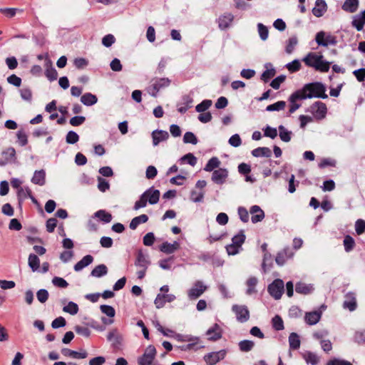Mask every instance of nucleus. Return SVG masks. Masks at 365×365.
Listing matches in <instances>:
<instances>
[{
    "mask_svg": "<svg viewBox=\"0 0 365 365\" xmlns=\"http://www.w3.org/2000/svg\"><path fill=\"white\" fill-rule=\"evenodd\" d=\"M94 217L99 219L103 223H109L112 220V215L110 213L106 212L105 210H99L94 213Z\"/></svg>",
    "mask_w": 365,
    "mask_h": 365,
    "instance_id": "4c0bfd02",
    "label": "nucleus"
},
{
    "mask_svg": "<svg viewBox=\"0 0 365 365\" xmlns=\"http://www.w3.org/2000/svg\"><path fill=\"white\" fill-rule=\"evenodd\" d=\"M293 255L292 252L289 247H285L282 251L279 252L276 256L275 262L279 265L282 266L287 259L292 257Z\"/></svg>",
    "mask_w": 365,
    "mask_h": 365,
    "instance_id": "412c9836",
    "label": "nucleus"
},
{
    "mask_svg": "<svg viewBox=\"0 0 365 365\" xmlns=\"http://www.w3.org/2000/svg\"><path fill=\"white\" fill-rule=\"evenodd\" d=\"M232 310L235 314L238 322L244 323L249 320L250 312L245 305L235 304L232 306Z\"/></svg>",
    "mask_w": 365,
    "mask_h": 365,
    "instance_id": "0eeeda50",
    "label": "nucleus"
},
{
    "mask_svg": "<svg viewBox=\"0 0 365 365\" xmlns=\"http://www.w3.org/2000/svg\"><path fill=\"white\" fill-rule=\"evenodd\" d=\"M297 43H298V39L296 36H293L290 37L287 41V43H286V48H285L286 53H287L289 54L292 53L293 52V51L294 50V48L297 45Z\"/></svg>",
    "mask_w": 365,
    "mask_h": 365,
    "instance_id": "09e8293b",
    "label": "nucleus"
},
{
    "mask_svg": "<svg viewBox=\"0 0 365 365\" xmlns=\"http://www.w3.org/2000/svg\"><path fill=\"white\" fill-rule=\"evenodd\" d=\"M156 355V349L154 346H148L144 354L138 358V363L139 365H160L153 363Z\"/></svg>",
    "mask_w": 365,
    "mask_h": 365,
    "instance_id": "20e7f679",
    "label": "nucleus"
},
{
    "mask_svg": "<svg viewBox=\"0 0 365 365\" xmlns=\"http://www.w3.org/2000/svg\"><path fill=\"white\" fill-rule=\"evenodd\" d=\"M44 66L46 67L45 75H46V78L50 81H53L56 80L57 77H58L57 71L53 66L52 62L49 59L48 57L46 58V63H45Z\"/></svg>",
    "mask_w": 365,
    "mask_h": 365,
    "instance_id": "2eb2a0df",
    "label": "nucleus"
},
{
    "mask_svg": "<svg viewBox=\"0 0 365 365\" xmlns=\"http://www.w3.org/2000/svg\"><path fill=\"white\" fill-rule=\"evenodd\" d=\"M171 81L168 78H155L150 81L148 88V93L153 97H156L158 93L170 85Z\"/></svg>",
    "mask_w": 365,
    "mask_h": 365,
    "instance_id": "7ed1b4c3",
    "label": "nucleus"
},
{
    "mask_svg": "<svg viewBox=\"0 0 365 365\" xmlns=\"http://www.w3.org/2000/svg\"><path fill=\"white\" fill-rule=\"evenodd\" d=\"M286 106L285 101H279L273 104L269 105L266 108L267 111H279L283 110Z\"/></svg>",
    "mask_w": 365,
    "mask_h": 365,
    "instance_id": "5fc2aeb1",
    "label": "nucleus"
},
{
    "mask_svg": "<svg viewBox=\"0 0 365 365\" xmlns=\"http://www.w3.org/2000/svg\"><path fill=\"white\" fill-rule=\"evenodd\" d=\"M240 350L242 352H248L255 346V343L250 340H242L238 344Z\"/></svg>",
    "mask_w": 365,
    "mask_h": 365,
    "instance_id": "8fccbe9b",
    "label": "nucleus"
},
{
    "mask_svg": "<svg viewBox=\"0 0 365 365\" xmlns=\"http://www.w3.org/2000/svg\"><path fill=\"white\" fill-rule=\"evenodd\" d=\"M357 307L356 294L354 292H348L345 295V300L343 302V308L350 312L354 311Z\"/></svg>",
    "mask_w": 365,
    "mask_h": 365,
    "instance_id": "9b49d317",
    "label": "nucleus"
},
{
    "mask_svg": "<svg viewBox=\"0 0 365 365\" xmlns=\"http://www.w3.org/2000/svg\"><path fill=\"white\" fill-rule=\"evenodd\" d=\"M183 142L184 143H191L192 145H196L198 142L197 137L192 132H186L183 136Z\"/></svg>",
    "mask_w": 365,
    "mask_h": 365,
    "instance_id": "13d9d810",
    "label": "nucleus"
},
{
    "mask_svg": "<svg viewBox=\"0 0 365 365\" xmlns=\"http://www.w3.org/2000/svg\"><path fill=\"white\" fill-rule=\"evenodd\" d=\"M179 161L182 163L187 162L191 166H195L197 163V158L192 153H187L180 158Z\"/></svg>",
    "mask_w": 365,
    "mask_h": 365,
    "instance_id": "6e6d98bb",
    "label": "nucleus"
},
{
    "mask_svg": "<svg viewBox=\"0 0 365 365\" xmlns=\"http://www.w3.org/2000/svg\"><path fill=\"white\" fill-rule=\"evenodd\" d=\"M301 92L299 98H319L326 99L328 96L326 94V87L321 82H314L305 84L302 89L297 90Z\"/></svg>",
    "mask_w": 365,
    "mask_h": 365,
    "instance_id": "f257e3e1",
    "label": "nucleus"
},
{
    "mask_svg": "<svg viewBox=\"0 0 365 365\" xmlns=\"http://www.w3.org/2000/svg\"><path fill=\"white\" fill-rule=\"evenodd\" d=\"M150 264V262L148 257L141 251L138 252L135 261V265L138 269H148Z\"/></svg>",
    "mask_w": 365,
    "mask_h": 365,
    "instance_id": "c85d7f7f",
    "label": "nucleus"
},
{
    "mask_svg": "<svg viewBox=\"0 0 365 365\" xmlns=\"http://www.w3.org/2000/svg\"><path fill=\"white\" fill-rule=\"evenodd\" d=\"M193 99L191 96L186 95L182 98V102L178 105V111L180 113H185L192 106Z\"/></svg>",
    "mask_w": 365,
    "mask_h": 365,
    "instance_id": "a878e982",
    "label": "nucleus"
},
{
    "mask_svg": "<svg viewBox=\"0 0 365 365\" xmlns=\"http://www.w3.org/2000/svg\"><path fill=\"white\" fill-rule=\"evenodd\" d=\"M359 6V0H346L342 6L343 10L354 13Z\"/></svg>",
    "mask_w": 365,
    "mask_h": 365,
    "instance_id": "a19ab883",
    "label": "nucleus"
},
{
    "mask_svg": "<svg viewBox=\"0 0 365 365\" xmlns=\"http://www.w3.org/2000/svg\"><path fill=\"white\" fill-rule=\"evenodd\" d=\"M327 10V5L324 0H317L315 6L312 9V14L316 17H321Z\"/></svg>",
    "mask_w": 365,
    "mask_h": 365,
    "instance_id": "393cba45",
    "label": "nucleus"
},
{
    "mask_svg": "<svg viewBox=\"0 0 365 365\" xmlns=\"http://www.w3.org/2000/svg\"><path fill=\"white\" fill-rule=\"evenodd\" d=\"M300 344L301 342L299 335L294 332L291 333L289 336V344L290 349L294 350L298 349L300 346Z\"/></svg>",
    "mask_w": 365,
    "mask_h": 365,
    "instance_id": "49530a36",
    "label": "nucleus"
},
{
    "mask_svg": "<svg viewBox=\"0 0 365 365\" xmlns=\"http://www.w3.org/2000/svg\"><path fill=\"white\" fill-rule=\"evenodd\" d=\"M257 29H258V33L260 36V38L262 41L267 40L268 38V35H269V31H268L267 27L265 26L262 23H259L257 24Z\"/></svg>",
    "mask_w": 365,
    "mask_h": 365,
    "instance_id": "052dcab7",
    "label": "nucleus"
},
{
    "mask_svg": "<svg viewBox=\"0 0 365 365\" xmlns=\"http://www.w3.org/2000/svg\"><path fill=\"white\" fill-rule=\"evenodd\" d=\"M310 110L317 118L322 119L326 116L327 108L324 103L317 101L311 106Z\"/></svg>",
    "mask_w": 365,
    "mask_h": 365,
    "instance_id": "1a4fd4ad",
    "label": "nucleus"
},
{
    "mask_svg": "<svg viewBox=\"0 0 365 365\" xmlns=\"http://www.w3.org/2000/svg\"><path fill=\"white\" fill-rule=\"evenodd\" d=\"M180 248V244L175 241L173 243L163 242L160 246V250L165 254H173Z\"/></svg>",
    "mask_w": 365,
    "mask_h": 365,
    "instance_id": "c756f323",
    "label": "nucleus"
},
{
    "mask_svg": "<svg viewBox=\"0 0 365 365\" xmlns=\"http://www.w3.org/2000/svg\"><path fill=\"white\" fill-rule=\"evenodd\" d=\"M31 182L40 186H43L46 183V173L43 170H36L31 178Z\"/></svg>",
    "mask_w": 365,
    "mask_h": 365,
    "instance_id": "2f4dec72",
    "label": "nucleus"
},
{
    "mask_svg": "<svg viewBox=\"0 0 365 365\" xmlns=\"http://www.w3.org/2000/svg\"><path fill=\"white\" fill-rule=\"evenodd\" d=\"M206 336L210 341H217L222 337V329L217 324H215L206 331Z\"/></svg>",
    "mask_w": 365,
    "mask_h": 365,
    "instance_id": "aec40b11",
    "label": "nucleus"
},
{
    "mask_svg": "<svg viewBox=\"0 0 365 365\" xmlns=\"http://www.w3.org/2000/svg\"><path fill=\"white\" fill-rule=\"evenodd\" d=\"M207 289V287L202 282L197 281L194 283L192 288L187 292L188 297L190 299H196L200 297Z\"/></svg>",
    "mask_w": 365,
    "mask_h": 365,
    "instance_id": "6e6552de",
    "label": "nucleus"
},
{
    "mask_svg": "<svg viewBox=\"0 0 365 365\" xmlns=\"http://www.w3.org/2000/svg\"><path fill=\"white\" fill-rule=\"evenodd\" d=\"M258 280L255 277H250L246 282V285L247 287L246 294L248 295H251L254 293L257 292L255 287L257 284Z\"/></svg>",
    "mask_w": 365,
    "mask_h": 365,
    "instance_id": "79ce46f5",
    "label": "nucleus"
},
{
    "mask_svg": "<svg viewBox=\"0 0 365 365\" xmlns=\"http://www.w3.org/2000/svg\"><path fill=\"white\" fill-rule=\"evenodd\" d=\"M279 129V135L280 139L285 142L288 143L291 140L292 133L289 130H288L284 125H280L278 127Z\"/></svg>",
    "mask_w": 365,
    "mask_h": 365,
    "instance_id": "a18cd8bd",
    "label": "nucleus"
},
{
    "mask_svg": "<svg viewBox=\"0 0 365 365\" xmlns=\"http://www.w3.org/2000/svg\"><path fill=\"white\" fill-rule=\"evenodd\" d=\"M160 192L158 190L155 189L153 187H150L145 190L140 197V199L135 202L133 209L138 210L140 208L146 207L147 203L149 202L150 205L157 204L159 201Z\"/></svg>",
    "mask_w": 365,
    "mask_h": 365,
    "instance_id": "f03ea898",
    "label": "nucleus"
},
{
    "mask_svg": "<svg viewBox=\"0 0 365 365\" xmlns=\"http://www.w3.org/2000/svg\"><path fill=\"white\" fill-rule=\"evenodd\" d=\"M93 261V257L91 255L84 256L79 262L74 265V270L80 272L86 267L91 264Z\"/></svg>",
    "mask_w": 365,
    "mask_h": 365,
    "instance_id": "7c9ffc66",
    "label": "nucleus"
},
{
    "mask_svg": "<svg viewBox=\"0 0 365 365\" xmlns=\"http://www.w3.org/2000/svg\"><path fill=\"white\" fill-rule=\"evenodd\" d=\"M79 140V135L74 131L70 130L66 136V141L68 144H74Z\"/></svg>",
    "mask_w": 365,
    "mask_h": 365,
    "instance_id": "0e129e2a",
    "label": "nucleus"
},
{
    "mask_svg": "<svg viewBox=\"0 0 365 365\" xmlns=\"http://www.w3.org/2000/svg\"><path fill=\"white\" fill-rule=\"evenodd\" d=\"M220 161L217 157H212L210 158L206 164L204 170L207 172H211L215 169L219 168Z\"/></svg>",
    "mask_w": 365,
    "mask_h": 365,
    "instance_id": "de8ad7c7",
    "label": "nucleus"
},
{
    "mask_svg": "<svg viewBox=\"0 0 365 365\" xmlns=\"http://www.w3.org/2000/svg\"><path fill=\"white\" fill-rule=\"evenodd\" d=\"M148 220V217L145 214L135 217L130 222V228L133 230H135L140 224L145 223Z\"/></svg>",
    "mask_w": 365,
    "mask_h": 365,
    "instance_id": "e433bc0d",
    "label": "nucleus"
},
{
    "mask_svg": "<svg viewBox=\"0 0 365 365\" xmlns=\"http://www.w3.org/2000/svg\"><path fill=\"white\" fill-rule=\"evenodd\" d=\"M302 96L301 92L296 91L289 98L290 102V107L289 112L290 114L294 113L298 108H300L301 104L297 103L299 100H304V98H299Z\"/></svg>",
    "mask_w": 365,
    "mask_h": 365,
    "instance_id": "6ab92c4d",
    "label": "nucleus"
},
{
    "mask_svg": "<svg viewBox=\"0 0 365 365\" xmlns=\"http://www.w3.org/2000/svg\"><path fill=\"white\" fill-rule=\"evenodd\" d=\"M16 158V150L14 148L10 147L4 150L0 158V166H4L9 163L14 162Z\"/></svg>",
    "mask_w": 365,
    "mask_h": 365,
    "instance_id": "9d476101",
    "label": "nucleus"
},
{
    "mask_svg": "<svg viewBox=\"0 0 365 365\" xmlns=\"http://www.w3.org/2000/svg\"><path fill=\"white\" fill-rule=\"evenodd\" d=\"M331 63L327 61H324L323 58H321L319 61L318 65L315 70L319 71L320 72H327L330 68Z\"/></svg>",
    "mask_w": 365,
    "mask_h": 365,
    "instance_id": "680f3d73",
    "label": "nucleus"
},
{
    "mask_svg": "<svg viewBox=\"0 0 365 365\" xmlns=\"http://www.w3.org/2000/svg\"><path fill=\"white\" fill-rule=\"evenodd\" d=\"M327 365H353V364L346 360L335 358L331 360H329L327 363Z\"/></svg>",
    "mask_w": 365,
    "mask_h": 365,
    "instance_id": "774afa93",
    "label": "nucleus"
},
{
    "mask_svg": "<svg viewBox=\"0 0 365 365\" xmlns=\"http://www.w3.org/2000/svg\"><path fill=\"white\" fill-rule=\"evenodd\" d=\"M321 319V312L314 311L306 314L304 319L307 324L309 325L316 324Z\"/></svg>",
    "mask_w": 365,
    "mask_h": 365,
    "instance_id": "f704fd0d",
    "label": "nucleus"
},
{
    "mask_svg": "<svg viewBox=\"0 0 365 365\" xmlns=\"http://www.w3.org/2000/svg\"><path fill=\"white\" fill-rule=\"evenodd\" d=\"M212 101L211 100H203L200 103L197 104L195 107V110L197 113H202L206 111L212 106Z\"/></svg>",
    "mask_w": 365,
    "mask_h": 365,
    "instance_id": "864d4df0",
    "label": "nucleus"
},
{
    "mask_svg": "<svg viewBox=\"0 0 365 365\" xmlns=\"http://www.w3.org/2000/svg\"><path fill=\"white\" fill-rule=\"evenodd\" d=\"M227 355L226 349H221L218 351H212L206 354L203 359L207 365H215L219 361L225 359Z\"/></svg>",
    "mask_w": 365,
    "mask_h": 365,
    "instance_id": "423d86ee",
    "label": "nucleus"
},
{
    "mask_svg": "<svg viewBox=\"0 0 365 365\" xmlns=\"http://www.w3.org/2000/svg\"><path fill=\"white\" fill-rule=\"evenodd\" d=\"M250 212L252 215V223L261 222L264 218V212L258 205H253L250 207Z\"/></svg>",
    "mask_w": 365,
    "mask_h": 365,
    "instance_id": "4be33fe9",
    "label": "nucleus"
},
{
    "mask_svg": "<svg viewBox=\"0 0 365 365\" xmlns=\"http://www.w3.org/2000/svg\"><path fill=\"white\" fill-rule=\"evenodd\" d=\"M272 326L273 328L277 331H281L284 329V322L282 319L279 316L276 315L272 318Z\"/></svg>",
    "mask_w": 365,
    "mask_h": 365,
    "instance_id": "bf43d9fd",
    "label": "nucleus"
},
{
    "mask_svg": "<svg viewBox=\"0 0 365 365\" xmlns=\"http://www.w3.org/2000/svg\"><path fill=\"white\" fill-rule=\"evenodd\" d=\"M100 309L102 313L105 314L106 316L109 317H113L115 314V309L109 305H101Z\"/></svg>",
    "mask_w": 365,
    "mask_h": 365,
    "instance_id": "69168bd1",
    "label": "nucleus"
},
{
    "mask_svg": "<svg viewBox=\"0 0 365 365\" xmlns=\"http://www.w3.org/2000/svg\"><path fill=\"white\" fill-rule=\"evenodd\" d=\"M175 299V296L172 294H158L154 301L156 308L164 307L166 302H172Z\"/></svg>",
    "mask_w": 365,
    "mask_h": 365,
    "instance_id": "f8f14e48",
    "label": "nucleus"
},
{
    "mask_svg": "<svg viewBox=\"0 0 365 365\" xmlns=\"http://www.w3.org/2000/svg\"><path fill=\"white\" fill-rule=\"evenodd\" d=\"M302 96L301 92L296 91L289 98L290 102V107L289 112L290 114L294 113L298 108H300L301 104L297 103L299 100H304V98H299Z\"/></svg>",
    "mask_w": 365,
    "mask_h": 365,
    "instance_id": "f3484780",
    "label": "nucleus"
},
{
    "mask_svg": "<svg viewBox=\"0 0 365 365\" xmlns=\"http://www.w3.org/2000/svg\"><path fill=\"white\" fill-rule=\"evenodd\" d=\"M107 339L112 343L113 347L117 348L121 344L122 336L117 329H112L108 334Z\"/></svg>",
    "mask_w": 365,
    "mask_h": 365,
    "instance_id": "cd10ccee",
    "label": "nucleus"
},
{
    "mask_svg": "<svg viewBox=\"0 0 365 365\" xmlns=\"http://www.w3.org/2000/svg\"><path fill=\"white\" fill-rule=\"evenodd\" d=\"M61 353L65 356L75 359H83L88 356V353L84 349H81L80 351H76L67 348H63L61 349Z\"/></svg>",
    "mask_w": 365,
    "mask_h": 365,
    "instance_id": "ddd939ff",
    "label": "nucleus"
},
{
    "mask_svg": "<svg viewBox=\"0 0 365 365\" xmlns=\"http://www.w3.org/2000/svg\"><path fill=\"white\" fill-rule=\"evenodd\" d=\"M81 101L86 106H91L96 104L98 101L96 96L91 93H86L81 97Z\"/></svg>",
    "mask_w": 365,
    "mask_h": 365,
    "instance_id": "c9c22d12",
    "label": "nucleus"
},
{
    "mask_svg": "<svg viewBox=\"0 0 365 365\" xmlns=\"http://www.w3.org/2000/svg\"><path fill=\"white\" fill-rule=\"evenodd\" d=\"M78 306L76 303L69 302L67 305L64 306L63 311L69 313L71 315H75L78 312Z\"/></svg>",
    "mask_w": 365,
    "mask_h": 365,
    "instance_id": "603ef678",
    "label": "nucleus"
},
{
    "mask_svg": "<svg viewBox=\"0 0 365 365\" xmlns=\"http://www.w3.org/2000/svg\"><path fill=\"white\" fill-rule=\"evenodd\" d=\"M295 290L299 294H309L313 292L314 287L312 284L299 282L296 284Z\"/></svg>",
    "mask_w": 365,
    "mask_h": 365,
    "instance_id": "473e14b6",
    "label": "nucleus"
},
{
    "mask_svg": "<svg viewBox=\"0 0 365 365\" xmlns=\"http://www.w3.org/2000/svg\"><path fill=\"white\" fill-rule=\"evenodd\" d=\"M284 282L280 279H274L267 287L269 294L275 299H279L284 292Z\"/></svg>",
    "mask_w": 365,
    "mask_h": 365,
    "instance_id": "39448f33",
    "label": "nucleus"
},
{
    "mask_svg": "<svg viewBox=\"0 0 365 365\" xmlns=\"http://www.w3.org/2000/svg\"><path fill=\"white\" fill-rule=\"evenodd\" d=\"M108 273L107 267L103 264H99L94 267V269L91 271V275L95 277H101Z\"/></svg>",
    "mask_w": 365,
    "mask_h": 365,
    "instance_id": "37998d69",
    "label": "nucleus"
},
{
    "mask_svg": "<svg viewBox=\"0 0 365 365\" xmlns=\"http://www.w3.org/2000/svg\"><path fill=\"white\" fill-rule=\"evenodd\" d=\"M28 264L33 272L38 271L40 267V259L36 255H29L28 259Z\"/></svg>",
    "mask_w": 365,
    "mask_h": 365,
    "instance_id": "ea45409f",
    "label": "nucleus"
},
{
    "mask_svg": "<svg viewBox=\"0 0 365 365\" xmlns=\"http://www.w3.org/2000/svg\"><path fill=\"white\" fill-rule=\"evenodd\" d=\"M31 190L29 187H20L17 191V197L19 200V206L21 205V203L24 200L28 198L29 195H31Z\"/></svg>",
    "mask_w": 365,
    "mask_h": 365,
    "instance_id": "c03bdc74",
    "label": "nucleus"
},
{
    "mask_svg": "<svg viewBox=\"0 0 365 365\" xmlns=\"http://www.w3.org/2000/svg\"><path fill=\"white\" fill-rule=\"evenodd\" d=\"M169 138L167 131L163 130H155L152 132L153 144L154 146L158 145L160 142L166 140Z\"/></svg>",
    "mask_w": 365,
    "mask_h": 365,
    "instance_id": "b1692460",
    "label": "nucleus"
},
{
    "mask_svg": "<svg viewBox=\"0 0 365 365\" xmlns=\"http://www.w3.org/2000/svg\"><path fill=\"white\" fill-rule=\"evenodd\" d=\"M252 155L255 157H267L269 158L272 155V151L267 147H259L252 151Z\"/></svg>",
    "mask_w": 365,
    "mask_h": 365,
    "instance_id": "58836bf2",
    "label": "nucleus"
},
{
    "mask_svg": "<svg viewBox=\"0 0 365 365\" xmlns=\"http://www.w3.org/2000/svg\"><path fill=\"white\" fill-rule=\"evenodd\" d=\"M227 176L228 171L227 169L219 168L213 171L212 175V180L216 184L221 185L224 183Z\"/></svg>",
    "mask_w": 365,
    "mask_h": 365,
    "instance_id": "4468645a",
    "label": "nucleus"
},
{
    "mask_svg": "<svg viewBox=\"0 0 365 365\" xmlns=\"http://www.w3.org/2000/svg\"><path fill=\"white\" fill-rule=\"evenodd\" d=\"M265 68L266 70L261 75V80L267 83L275 76L276 71L271 63H266Z\"/></svg>",
    "mask_w": 365,
    "mask_h": 365,
    "instance_id": "72a5a7b5",
    "label": "nucleus"
},
{
    "mask_svg": "<svg viewBox=\"0 0 365 365\" xmlns=\"http://www.w3.org/2000/svg\"><path fill=\"white\" fill-rule=\"evenodd\" d=\"M287 68L291 72L294 73L298 71L301 68V63L299 60H294L286 65Z\"/></svg>",
    "mask_w": 365,
    "mask_h": 365,
    "instance_id": "338daca9",
    "label": "nucleus"
},
{
    "mask_svg": "<svg viewBox=\"0 0 365 365\" xmlns=\"http://www.w3.org/2000/svg\"><path fill=\"white\" fill-rule=\"evenodd\" d=\"M365 25V11H362L359 14L355 15L353 17L351 21V26L356 29L358 31L363 30Z\"/></svg>",
    "mask_w": 365,
    "mask_h": 365,
    "instance_id": "5701e85b",
    "label": "nucleus"
},
{
    "mask_svg": "<svg viewBox=\"0 0 365 365\" xmlns=\"http://www.w3.org/2000/svg\"><path fill=\"white\" fill-rule=\"evenodd\" d=\"M234 16L231 13H225L218 19V26L221 29L228 28L233 21Z\"/></svg>",
    "mask_w": 365,
    "mask_h": 365,
    "instance_id": "bb28decb",
    "label": "nucleus"
},
{
    "mask_svg": "<svg viewBox=\"0 0 365 365\" xmlns=\"http://www.w3.org/2000/svg\"><path fill=\"white\" fill-rule=\"evenodd\" d=\"M321 58H324L322 55H317L315 53H309L304 58L303 61L309 66L312 67L314 69L317 68L319 61Z\"/></svg>",
    "mask_w": 365,
    "mask_h": 365,
    "instance_id": "dca6fc26",
    "label": "nucleus"
},
{
    "mask_svg": "<svg viewBox=\"0 0 365 365\" xmlns=\"http://www.w3.org/2000/svg\"><path fill=\"white\" fill-rule=\"evenodd\" d=\"M343 244L346 252H351L355 246V241L350 235H346L344 238Z\"/></svg>",
    "mask_w": 365,
    "mask_h": 365,
    "instance_id": "3c124183",
    "label": "nucleus"
},
{
    "mask_svg": "<svg viewBox=\"0 0 365 365\" xmlns=\"http://www.w3.org/2000/svg\"><path fill=\"white\" fill-rule=\"evenodd\" d=\"M302 96L301 92L296 91L289 98L290 102V107L289 112L290 114L294 113L298 108H300L301 104L297 103L299 100H304V98H299Z\"/></svg>",
    "mask_w": 365,
    "mask_h": 365,
    "instance_id": "a211bd4d",
    "label": "nucleus"
},
{
    "mask_svg": "<svg viewBox=\"0 0 365 365\" xmlns=\"http://www.w3.org/2000/svg\"><path fill=\"white\" fill-rule=\"evenodd\" d=\"M304 358L307 364H310L312 365H317L319 362L318 356L310 351L307 352L304 355Z\"/></svg>",
    "mask_w": 365,
    "mask_h": 365,
    "instance_id": "4d7b16f0",
    "label": "nucleus"
},
{
    "mask_svg": "<svg viewBox=\"0 0 365 365\" xmlns=\"http://www.w3.org/2000/svg\"><path fill=\"white\" fill-rule=\"evenodd\" d=\"M245 240V235H244L243 231H240L237 235H235L232 239V244L238 246L239 247H241V246L244 243Z\"/></svg>",
    "mask_w": 365,
    "mask_h": 365,
    "instance_id": "e2e57ef3",
    "label": "nucleus"
}]
</instances>
